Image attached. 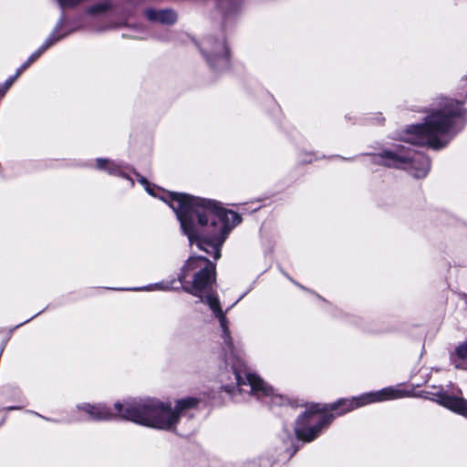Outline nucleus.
Wrapping results in <instances>:
<instances>
[{
  "instance_id": "21",
  "label": "nucleus",
  "mask_w": 467,
  "mask_h": 467,
  "mask_svg": "<svg viewBox=\"0 0 467 467\" xmlns=\"http://www.w3.org/2000/svg\"><path fill=\"white\" fill-rule=\"evenodd\" d=\"M455 367L458 368H461L460 364L457 363L456 361H455Z\"/></svg>"
},
{
  "instance_id": "16",
  "label": "nucleus",
  "mask_w": 467,
  "mask_h": 467,
  "mask_svg": "<svg viewBox=\"0 0 467 467\" xmlns=\"http://www.w3.org/2000/svg\"><path fill=\"white\" fill-rule=\"evenodd\" d=\"M97 163L99 168L103 169L105 168V165L109 163V161L105 159H98Z\"/></svg>"
},
{
  "instance_id": "1",
  "label": "nucleus",
  "mask_w": 467,
  "mask_h": 467,
  "mask_svg": "<svg viewBox=\"0 0 467 467\" xmlns=\"http://www.w3.org/2000/svg\"><path fill=\"white\" fill-rule=\"evenodd\" d=\"M164 201L176 213L190 244L219 259L229 232L241 222L239 214L212 200L187 194L170 192Z\"/></svg>"
},
{
  "instance_id": "7",
  "label": "nucleus",
  "mask_w": 467,
  "mask_h": 467,
  "mask_svg": "<svg viewBox=\"0 0 467 467\" xmlns=\"http://www.w3.org/2000/svg\"><path fill=\"white\" fill-rule=\"evenodd\" d=\"M379 158L380 163L395 168L406 167L409 162H411L414 168L413 176L416 178L425 177L430 170L429 159L418 153L411 155L410 152L400 154L392 151H383Z\"/></svg>"
},
{
  "instance_id": "11",
  "label": "nucleus",
  "mask_w": 467,
  "mask_h": 467,
  "mask_svg": "<svg viewBox=\"0 0 467 467\" xmlns=\"http://www.w3.org/2000/svg\"><path fill=\"white\" fill-rule=\"evenodd\" d=\"M149 19L156 20L161 23L172 24L176 20V15L174 12L166 10L161 12H155L149 10L146 13Z\"/></svg>"
},
{
  "instance_id": "18",
  "label": "nucleus",
  "mask_w": 467,
  "mask_h": 467,
  "mask_svg": "<svg viewBox=\"0 0 467 467\" xmlns=\"http://www.w3.org/2000/svg\"><path fill=\"white\" fill-rule=\"evenodd\" d=\"M80 0H59V2L62 5H75L76 3L79 2Z\"/></svg>"
},
{
  "instance_id": "2",
  "label": "nucleus",
  "mask_w": 467,
  "mask_h": 467,
  "mask_svg": "<svg viewBox=\"0 0 467 467\" xmlns=\"http://www.w3.org/2000/svg\"><path fill=\"white\" fill-rule=\"evenodd\" d=\"M408 392L394 388H385L381 390L363 394L351 400H340L329 405H311L296 420L295 432L298 440L311 441L315 440L321 430L334 419L328 411L341 409L337 415L348 412L358 407L390 400L404 398Z\"/></svg>"
},
{
  "instance_id": "3",
  "label": "nucleus",
  "mask_w": 467,
  "mask_h": 467,
  "mask_svg": "<svg viewBox=\"0 0 467 467\" xmlns=\"http://www.w3.org/2000/svg\"><path fill=\"white\" fill-rule=\"evenodd\" d=\"M198 404V399L187 397L178 400L173 410L171 403L159 400H149L141 403L117 402L115 409L121 419L151 428L171 430L179 422L181 414Z\"/></svg>"
},
{
  "instance_id": "19",
  "label": "nucleus",
  "mask_w": 467,
  "mask_h": 467,
  "mask_svg": "<svg viewBox=\"0 0 467 467\" xmlns=\"http://www.w3.org/2000/svg\"><path fill=\"white\" fill-rule=\"evenodd\" d=\"M6 90L7 89H5V87H0V98H2L5 95Z\"/></svg>"
},
{
  "instance_id": "4",
  "label": "nucleus",
  "mask_w": 467,
  "mask_h": 467,
  "mask_svg": "<svg viewBox=\"0 0 467 467\" xmlns=\"http://www.w3.org/2000/svg\"><path fill=\"white\" fill-rule=\"evenodd\" d=\"M215 280V265L203 256L190 257L181 269L179 281L184 291L198 296L202 302H205L214 316L219 319L224 343L232 350V341L228 330V321L220 306L219 299L212 295L205 298L202 293L207 290Z\"/></svg>"
},
{
  "instance_id": "5",
  "label": "nucleus",
  "mask_w": 467,
  "mask_h": 467,
  "mask_svg": "<svg viewBox=\"0 0 467 467\" xmlns=\"http://www.w3.org/2000/svg\"><path fill=\"white\" fill-rule=\"evenodd\" d=\"M461 113L459 102L442 99L439 106L425 118L422 124L410 127L402 140L416 145H428L433 149L444 147L449 141V132L454 119Z\"/></svg>"
},
{
  "instance_id": "6",
  "label": "nucleus",
  "mask_w": 467,
  "mask_h": 467,
  "mask_svg": "<svg viewBox=\"0 0 467 467\" xmlns=\"http://www.w3.org/2000/svg\"><path fill=\"white\" fill-rule=\"evenodd\" d=\"M233 370L236 381V387L240 392L244 391L243 386L249 385L250 392L258 398L271 397V403L273 405H283L285 403V398L274 393V389L267 386L260 378L256 375L243 371L237 368L235 365H233Z\"/></svg>"
},
{
  "instance_id": "8",
  "label": "nucleus",
  "mask_w": 467,
  "mask_h": 467,
  "mask_svg": "<svg viewBox=\"0 0 467 467\" xmlns=\"http://www.w3.org/2000/svg\"><path fill=\"white\" fill-rule=\"evenodd\" d=\"M202 51L214 67L228 66V49L223 40L218 41L213 37H207L202 43Z\"/></svg>"
},
{
  "instance_id": "15",
  "label": "nucleus",
  "mask_w": 467,
  "mask_h": 467,
  "mask_svg": "<svg viewBox=\"0 0 467 467\" xmlns=\"http://www.w3.org/2000/svg\"><path fill=\"white\" fill-rule=\"evenodd\" d=\"M31 64H29L27 61H26L16 71V75H15V78H17L20 74L26 70Z\"/></svg>"
},
{
  "instance_id": "17",
  "label": "nucleus",
  "mask_w": 467,
  "mask_h": 467,
  "mask_svg": "<svg viewBox=\"0 0 467 467\" xmlns=\"http://www.w3.org/2000/svg\"><path fill=\"white\" fill-rule=\"evenodd\" d=\"M16 79V78H15V76H14V77H12V78H10L9 79H7V80L5 81V83L4 84V86H3V87H5V89H8V88L12 86V84L14 83V81H15Z\"/></svg>"
},
{
  "instance_id": "13",
  "label": "nucleus",
  "mask_w": 467,
  "mask_h": 467,
  "mask_svg": "<svg viewBox=\"0 0 467 467\" xmlns=\"http://www.w3.org/2000/svg\"><path fill=\"white\" fill-rule=\"evenodd\" d=\"M455 355L461 359H467V340L456 348Z\"/></svg>"
},
{
  "instance_id": "12",
  "label": "nucleus",
  "mask_w": 467,
  "mask_h": 467,
  "mask_svg": "<svg viewBox=\"0 0 467 467\" xmlns=\"http://www.w3.org/2000/svg\"><path fill=\"white\" fill-rule=\"evenodd\" d=\"M53 40H47V42L36 51L35 52L34 54H32L29 58L26 60L29 64H32L37 57H39V56L46 50L52 44H53Z\"/></svg>"
},
{
  "instance_id": "10",
  "label": "nucleus",
  "mask_w": 467,
  "mask_h": 467,
  "mask_svg": "<svg viewBox=\"0 0 467 467\" xmlns=\"http://www.w3.org/2000/svg\"><path fill=\"white\" fill-rule=\"evenodd\" d=\"M81 410H83L86 413L89 415V417L92 420H111L114 417H116L115 414H113L109 408H107L104 405L99 404V405H91V404H84L81 407Z\"/></svg>"
},
{
  "instance_id": "14",
  "label": "nucleus",
  "mask_w": 467,
  "mask_h": 467,
  "mask_svg": "<svg viewBox=\"0 0 467 467\" xmlns=\"http://www.w3.org/2000/svg\"><path fill=\"white\" fill-rule=\"evenodd\" d=\"M140 182L142 185H144V186H145L146 191H147L150 194H153V192H152V189L150 187V184H149L148 181H147L145 178L140 177Z\"/></svg>"
},
{
  "instance_id": "9",
  "label": "nucleus",
  "mask_w": 467,
  "mask_h": 467,
  "mask_svg": "<svg viewBox=\"0 0 467 467\" xmlns=\"http://www.w3.org/2000/svg\"><path fill=\"white\" fill-rule=\"evenodd\" d=\"M434 396L433 400L440 405L467 417V400L463 398L450 396L443 391H440L434 394Z\"/></svg>"
},
{
  "instance_id": "20",
  "label": "nucleus",
  "mask_w": 467,
  "mask_h": 467,
  "mask_svg": "<svg viewBox=\"0 0 467 467\" xmlns=\"http://www.w3.org/2000/svg\"><path fill=\"white\" fill-rule=\"evenodd\" d=\"M224 388H225L227 392L234 393V387L225 386Z\"/></svg>"
}]
</instances>
